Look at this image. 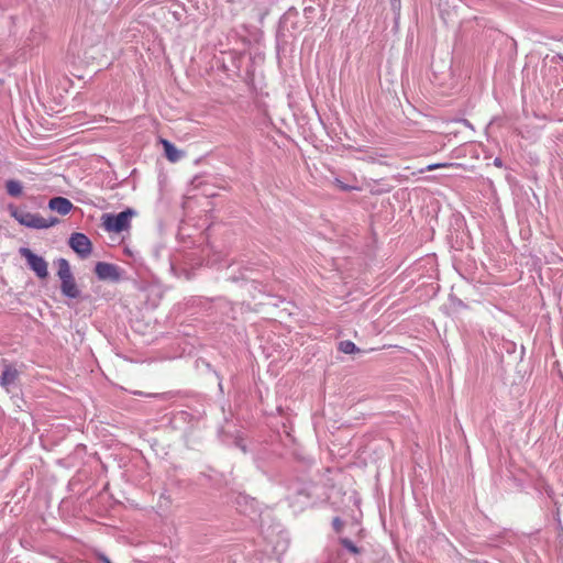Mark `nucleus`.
<instances>
[{"instance_id": "1", "label": "nucleus", "mask_w": 563, "mask_h": 563, "mask_svg": "<svg viewBox=\"0 0 563 563\" xmlns=\"http://www.w3.org/2000/svg\"><path fill=\"white\" fill-rule=\"evenodd\" d=\"M57 264V276L60 280L62 294L71 299H77L80 296V289L78 288L75 277L71 273L70 265L67 260L59 258Z\"/></svg>"}, {"instance_id": "2", "label": "nucleus", "mask_w": 563, "mask_h": 563, "mask_svg": "<svg viewBox=\"0 0 563 563\" xmlns=\"http://www.w3.org/2000/svg\"><path fill=\"white\" fill-rule=\"evenodd\" d=\"M134 214L132 209H126L118 214L104 213L101 217L102 225L107 232L120 233L130 229L131 218Z\"/></svg>"}, {"instance_id": "3", "label": "nucleus", "mask_w": 563, "mask_h": 563, "mask_svg": "<svg viewBox=\"0 0 563 563\" xmlns=\"http://www.w3.org/2000/svg\"><path fill=\"white\" fill-rule=\"evenodd\" d=\"M15 219L23 225L33 229H47L58 223L57 218H44L38 213L24 212L19 216L15 214Z\"/></svg>"}, {"instance_id": "4", "label": "nucleus", "mask_w": 563, "mask_h": 563, "mask_svg": "<svg viewBox=\"0 0 563 563\" xmlns=\"http://www.w3.org/2000/svg\"><path fill=\"white\" fill-rule=\"evenodd\" d=\"M20 254L22 257L26 260L27 265L36 274L38 278L47 277V262L42 256L36 255L27 247H21Z\"/></svg>"}, {"instance_id": "5", "label": "nucleus", "mask_w": 563, "mask_h": 563, "mask_svg": "<svg viewBox=\"0 0 563 563\" xmlns=\"http://www.w3.org/2000/svg\"><path fill=\"white\" fill-rule=\"evenodd\" d=\"M68 243L81 258H87L91 253L92 244L84 233H73Z\"/></svg>"}, {"instance_id": "6", "label": "nucleus", "mask_w": 563, "mask_h": 563, "mask_svg": "<svg viewBox=\"0 0 563 563\" xmlns=\"http://www.w3.org/2000/svg\"><path fill=\"white\" fill-rule=\"evenodd\" d=\"M95 273L100 280L118 282L121 278L119 267L106 262H98Z\"/></svg>"}, {"instance_id": "7", "label": "nucleus", "mask_w": 563, "mask_h": 563, "mask_svg": "<svg viewBox=\"0 0 563 563\" xmlns=\"http://www.w3.org/2000/svg\"><path fill=\"white\" fill-rule=\"evenodd\" d=\"M18 377V369L13 365L7 364L0 377V385L9 390L10 386L16 382Z\"/></svg>"}, {"instance_id": "8", "label": "nucleus", "mask_w": 563, "mask_h": 563, "mask_svg": "<svg viewBox=\"0 0 563 563\" xmlns=\"http://www.w3.org/2000/svg\"><path fill=\"white\" fill-rule=\"evenodd\" d=\"M48 207L51 210L56 211L62 216H65L71 210L73 203L67 198L54 197L49 200Z\"/></svg>"}, {"instance_id": "9", "label": "nucleus", "mask_w": 563, "mask_h": 563, "mask_svg": "<svg viewBox=\"0 0 563 563\" xmlns=\"http://www.w3.org/2000/svg\"><path fill=\"white\" fill-rule=\"evenodd\" d=\"M165 155L170 162H176L180 157V152L169 141L163 140L162 141Z\"/></svg>"}, {"instance_id": "10", "label": "nucleus", "mask_w": 563, "mask_h": 563, "mask_svg": "<svg viewBox=\"0 0 563 563\" xmlns=\"http://www.w3.org/2000/svg\"><path fill=\"white\" fill-rule=\"evenodd\" d=\"M5 189L11 197H19L22 194V184L15 179H9L5 183Z\"/></svg>"}, {"instance_id": "11", "label": "nucleus", "mask_w": 563, "mask_h": 563, "mask_svg": "<svg viewBox=\"0 0 563 563\" xmlns=\"http://www.w3.org/2000/svg\"><path fill=\"white\" fill-rule=\"evenodd\" d=\"M339 350L345 354L360 352V349L350 340L341 341L339 343Z\"/></svg>"}, {"instance_id": "12", "label": "nucleus", "mask_w": 563, "mask_h": 563, "mask_svg": "<svg viewBox=\"0 0 563 563\" xmlns=\"http://www.w3.org/2000/svg\"><path fill=\"white\" fill-rule=\"evenodd\" d=\"M340 543L342 544V547L344 549H346L349 552H351L352 554L356 555V554H360L361 553V549L358 547H356L350 539L347 538H342L340 539Z\"/></svg>"}, {"instance_id": "13", "label": "nucleus", "mask_w": 563, "mask_h": 563, "mask_svg": "<svg viewBox=\"0 0 563 563\" xmlns=\"http://www.w3.org/2000/svg\"><path fill=\"white\" fill-rule=\"evenodd\" d=\"M450 166H453V164H450V163L430 164V165H428L426 167V170H433V169H437V168L450 167Z\"/></svg>"}, {"instance_id": "14", "label": "nucleus", "mask_w": 563, "mask_h": 563, "mask_svg": "<svg viewBox=\"0 0 563 563\" xmlns=\"http://www.w3.org/2000/svg\"><path fill=\"white\" fill-rule=\"evenodd\" d=\"M343 526V522L339 518L333 519V527L336 531H340Z\"/></svg>"}, {"instance_id": "15", "label": "nucleus", "mask_w": 563, "mask_h": 563, "mask_svg": "<svg viewBox=\"0 0 563 563\" xmlns=\"http://www.w3.org/2000/svg\"><path fill=\"white\" fill-rule=\"evenodd\" d=\"M99 560L102 561L103 563H112L109 558H107L104 554H100L99 555Z\"/></svg>"}, {"instance_id": "16", "label": "nucleus", "mask_w": 563, "mask_h": 563, "mask_svg": "<svg viewBox=\"0 0 563 563\" xmlns=\"http://www.w3.org/2000/svg\"><path fill=\"white\" fill-rule=\"evenodd\" d=\"M494 165L497 166V167H501L503 166V162L499 157H496L494 159Z\"/></svg>"}, {"instance_id": "17", "label": "nucleus", "mask_w": 563, "mask_h": 563, "mask_svg": "<svg viewBox=\"0 0 563 563\" xmlns=\"http://www.w3.org/2000/svg\"><path fill=\"white\" fill-rule=\"evenodd\" d=\"M238 445L245 452V446L244 445H242L240 443H238Z\"/></svg>"}, {"instance_id": "18", "label": "nucleus", "mask_w": 563, "mask_h": 563, "mask_svg": "<svg viewBox=\"0 0 563 563\" xmlns=\"http://www.w3.org/2000/svg\"><path fill=\"white\" fill-rule=\"evenodd\" d=\"M341 188H342L343 190H347V189H349L345 185H341Z\"/></svg>"}]
</instances>
